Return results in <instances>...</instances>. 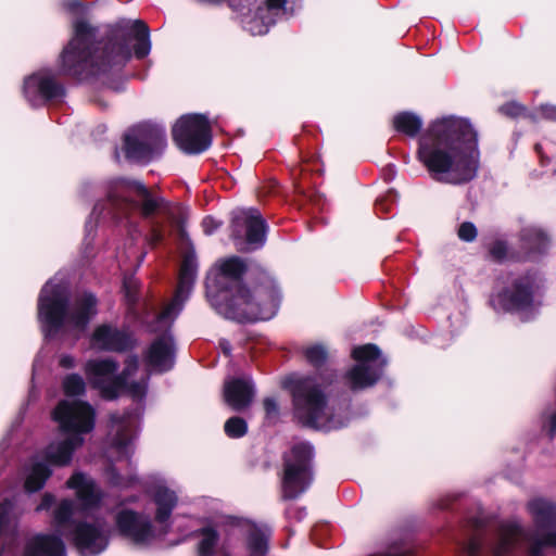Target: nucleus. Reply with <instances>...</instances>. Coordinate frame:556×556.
<instances>
[{"label": "nucleus", "mask_w": 556, "mask_h": 556, "mask_svg": "<svg viewBox=\"0 0 556 556\" xmlns=\"http://www.w3.org/2000/svg\"><path fill=\"white\" fill-rule=\"evenodd\" d=\"M534 525L535 534L527 536L515 522L503 523L500 528L498 540L494 547V556H507L525 540L529 542L531 556H542L543 549L556 546V506L544 498H534L528 504Z\"/></svg>", "instance_id": "nucleus-6"}, {"label": "nucleus", "mask_w": 556, "mask_h": 556, "mask_svg": "<svg viewBox=\"0 0 556 556\" xmlns=\"http://www.w3.org/2000/svg\"><path fill=\"white\" fill-rule=\"evenodd\" d=\"M90 345L100 351L123 352L134 345V340L128 333L110 325H100L92 332Z\"/></svg>", "instance_id": "nucleus-20"}, {"label": "nucleus", "mask_w": 556, "mask_h": 556, "mask_svg": "<svg viewBox=\"0 0 556 556\" xmlns=\"http://www.w3.org/2000/svg\"><path fill=\"white\" fill-rule=\"evenodd\" d=\"M152 144L164 148L166 144L165 132L162 130L155 135L148 134L144 127L131 129L125 135L126 156L135 161H143L150 157Z\"/></svg>", "instance_id": "nucleus-17"}, {"label": "nucleus", "mask_w": 556, "mask_h": 556, "mask_svg": "<svg viewBox=\"0 0 556 556\" xmlns=\"http://www.w3.org/2000/svg\"><path fill=\"white\" fill-rule=\"evenodd\" d=\"M264 408H265L267 419L277 418V416L279 414V407H278V403L275 399L266 397L264 400Z\"/></svg>", "instance_id": "nucleus-33"}, {"label": "nucleus", "mask_w": 556, "mask_h": 556, "mask_svg": "<svg viewBox=\"0 0 556 556\" xmlns=\"http://www.w3.org/2000/svg\"><path fill=\"white\" fill-rule=\"evenodd\" d=\"M124 286H125L126 294H127L128 299L130 301H132L134 300V293H135L136 288H137L136 280L130 279L128 281H125Z\"/></svg>", "instance_id": "nucleus-39"}, {"label": "nucleus", "mask_w": 556, "mask_h": 556, "mask_svg": "<svg viewBox=\"0 0 556 556\" xmlns=\"http://www.w3.org/2000/svg\"><path fill=\"white\" fill-rule=\"evenodd\" d=\"M197 276V264L192 257L182 263L179 282L172 303L159 315L157 324L161 328H167L181 312L184 303L189 298Z\"/></svg>", "instance_id": "nucleus-15"}, {"label": "nucleus", "mask_w": 556, "mask_h": 556, "mask_svg": "<svg viewBox=\"0 0 556 556\" xmlns=\"http://www.w3.org/2000/svg\"><path fill=\"white\" fill-rule=\"evenodd\" d=\"M225 432L230 438L243 437L248 431L247 421L241 417H231L225 422Z\"/></svg>", "instance_id": "nucleus-30"}, {"label": "nucleus", "mask_w": 556, "mask_h": 556, "mask_svg": "<svg viewBox=\"0 0 556 556\" xmlns=\"http://www.w3.org/2000/svg\"><path fill=\"white\" fill-rule=\"evenodd\" d=\"M66 484L70 489L75 490L79 506L72 501H63L55 511V520L59 525L78 514L87 516L99 507L102 500L100 489L93 480L83 473L73 475Z\"/></svg>", "instance_id": "nucleus-12"}, {"label": "nucleus", "mask_w": 556, "mask_h": 556, "mask_svg": "<svg viewBox=\"0 0 556 556\" xmlns=\"http://www.w3.org/2000/svg\"><path fill=\"white\" fill-rule=\"evenodd\" d=\"M418 157L434 180L466 184L477 176L480 166L477 131L464 118L437 119L419 140Z\"/></svg>", "instance_id": "nucleus-1"}, {"label": "nucleus", "mask_w": 556, "mask_h": 556, "mask_svg": "<svg viewBox=\"0 0 556 556\" xmlns=\"http://www.w3.org/2000/svg\"><path fill=\"white\" fill-rule=\"evenodd\" d=\"M220 348H222V350L224 351V353L226 355L230 354L231 346H230V343L228 341H222L220 342Z\"/></svg>", "instance_id": "nucleus-44"}, {"label": "nucleus", "mask_w": 556, "mask_h": 556, "mask_svg": "<svg viewBox=\"0 0 556 556\" xmlns=\"http://www.w3.org/2000/svg\"><path fill=\"white\" fill-rule=\"evenodd\" d=\"M305 356L312 365L319 366L327 359V351L321 345H313L305 350Z\"/></svg>", "instance_id": "nucleus-31"}, {"label": "nucleus", "mask_w": 556, "mask_h": 556, "mask_svg": "<svg viewBox=\"0 0 556 556\" xmlns=\"http://www.w3.org/2000/svg\"><path fill=\"white\" fill-rule=\"evenodd\" d=\"M112 482L117 485L122 484L118 480H115L114 473L112 475Z\"/></svg>", "instance_id": "nucleus-46"}, {"label": "nucleus", "mask_w": 556, "mask_h": 556, "mask_svg": "<svg viewBox=\"0 0 556 556\" xmlns=\"http://www.w3.org/2000/svg\"><path fill=\"white\" fill-rule=\"evenodd\" d=\"M199 556H212L218 542V534L213 528H204L199 532Z\"/></svg>", "instance_id": "nucleus-27"}, {"label": "nucleus", "mask_w": 556, "mask_h": 556, "mask_svg": "<svg viewBox=\"0 0 556 556\" xmlns=\"http://www.w3.org/2000/svg\"><path fill=\"white\" fill-rule=\"evenodd\" d=\"M96 28L85 20L74 22V35L61 54L62 70L71 75H100L121 70L130 60L128 39H110L94 49Z\"/></svg>", "instance_id": "nucleus-4"}, {"label": "nucleus", "mask_w": 556, "mask_h": 556, "mask_svg": "<svg viewBox=\"0 0 556 556\" xmlns=\"http://www.w3.org/2000/svg\"><path fill=\"white\" fill-rule=\"evenodd\" d=\"M532 281L529 277L517 281L510 290L500 293L494 300L505 311H515L521 314V319H529L528 311L532 312Z\"/></svg>", "instance_id": "nucleus-16"}, {"label": "nucleus", "mask_w": 556, "mask_h": 556, "mask_svg": "<svg viewBox=\"0 0 556 556\" xmlns=\"http://www.w3.org/2000/svg\"><path fill=\"white\" fill-rule=\"evenodd\" d=\"M96 314L97 299L91 293H84L68 304L63 285L50 280L41 290L38 316L46 336H52L61 329L83 331Z\"/></svg>", "instance_id": "nucleus-5"}, {"label": "nucleus", "mask_w": 556, "mask_h": 556, "mask_svg": "<svg viewBox=\"0 0 556 556\" xmlns=\"http://www.w3.org/2000/svg\"><path fill=\"white\" fill-rule=\"evenodd\" d=\"M247 270L244 262L231 256L217 261L206 276V296L220 313L240 321L273 318L278 309L279 294L270 280L248 286L241 283Z\"/></svg>", "instance_id": "nucleus-2"}, {"label": "nucleus", "mask_w": 556, "mask_h": 556, "mask_svg": "<svg viewBox=\"0 0 556 556\" xmlns=\"http://www.w3.org/2000/svg\"><path fill=\"white\" fill-rule=\"evenodd\" d=\"M522 238L526 245L529 248H535L539 251L546 247L547 237L539 228H527L523 230Z\"/></svg>", "instance_id": "nucleus-28"}, {"label": "nucleus", "mask_w": 556, "mask_h": 556, "mask_svg": "<svg viewBox=\"0 0 556 556\" xmlns=\"http://www.w3.org/2000/svg\"><path fill=\"white\" fill-rule=\"evenodd\" d=\"M503 110H505L507 114L517 115L521 111V106L513 104L503 108Z\"/></svg>", "instance_id": "nucleus-42"}, {"label": "nucleus", "mask_w": 556, "mask_h": 556, "mask_svg": "<svg viewBox=\"0 0 556 556\" xmlns=\"http://www.w3.org/2000/svg\"><path fill=\"white\" fill-rule=\"evenodd\" d=\"M24 92L27 99L34 103L37 96L50 99L59 94V87L53 78L47 73H39L29 76L24 84Z\"/></svg>", "instance_id": "nucleus-23"}, {"label": "nucleus", "mask_w": 556, "mask_h": 556, "mask_svg": "<svg viewBox=\"0 0 556 556\" xmlns=\"http://www.w3.org/2000/svg\"><path fill=\"white\" fill-rule=\"evenodd\" d=\"M52 417L65 438L51 442L42 456L37 455L31 460L25 480V489L28 492L40 490L51 475L49 466L43 460L58 466L70 464L73 453L84 444V435L93 430L96 422L93 407L84 401H61Z\"/></svg>", "instance_id": "nucleus-3"}, {"label": "nucleus", "mask_w": 556, "mask_h": 556, "mask_svg": "<svg viewBox=\"0 0 556 556\" xmlns=\"http://www.w3.org/2000/svg\"><path fill=\"white\" fill-rule=\"evenodd\" d=\"M80 7V2L79 1H72V2H68L67 3V9L68 10H74L76 8Z\"/></svg>", "instance_id": "nucleus-45"}, {"label": "nucleus", "mask_w": 556, "mask_h": 556, "mask_svg": "<svg viewBox=\"0 0 556 556\" xmlns=\"http://www.w3.org/2000/svg\"><path fill=\"white\" fill-rule=\"evenodd\" d=\"M286 0H266L264 7H258L254 16L249 17L245 22V28L252 35H264L268 31L269 26L274 23L278 11L285 8Z\"/></svg>", "instance_id": "nucleus-22"}, {"label": "nucleus", "mask_w": 556, "mask_h": 556, "mask_svg": "<svg viewBox=\"0 0 556 556\" xmlns=\"http://www.w3.org/2000/svg\"><path fill=\"white\" fill-rule=\"evenodd\" d=\"M394 127L397 131H401L407 136H416L421 129V119L412 113H401L394 117Z\"/></svg>", "instance_id": "nucleus-26"}, {"label": "nucleus", "mask_w": 556, "mask_h": 556, "mask_svg": "<svg viewBox=\"0 0 556 556\" xmlns=\"http://www.w3.org/2000/svg\"><path fill=\"white\" fill-rule=\"evenodd\" d=\"M231 238L239 251L249 252L261 248L266 240V224L255 208L233 212Z\"/></svg>", "instance_id": "nucleus-14"}, {"label": "nucleus", "mask_w": 556, "mask_h": 556, "mask_svg": "<svg viewBox=\"0 0 556 556\" xmlns=\"http://www.w3.org/2000/svg\"><path fill=\"white\" fill-rule=\"evenodd\" d=\"M53 502V497L49 494H46L42 498L41 504L37 507L38 510L49 508Z\"/></svg>", "instance_id": "nucleus-41"}, {"label": "nucleus", "mask_w": 556, "mask_h": 556, "mask_svg": "<svg viewBox=\"0 0 556 556\" xmlns=\"http://www.w3.org/2000/svg\"><path fill=\"white\" fill-rule=\"evenodd\" d=\"M202 226L206 235H212L220 226V223L213 217H206L203 219Z\"/></svg>", "instance_id": "nucleus-34"}, {"label": "nucleus", "mask_w": 556, "mask_h": 556, "mask_svg": "<svg viewBox=\"0 0 556 556\" xmlns=\"http://www.w3.org/2000/svg\"><path fill=\"white\" fill-rule=\"evenodd\" d=\"M173 138L177 147L187 154H199L212 143L211 127L206 116L187 114L173 127Z\"/></svg>", "instance_id": "nucleus-11"}, {"label": "nucleus", "mask_w": 556, "mask_h": 556, "mask_svg": "<svg viewBox=\"0 0 556 556\" xmlns=\"http://www.w3.org/2000/svg\"><path fill=\"white\" fill-rule=\"evenodd\" d=\"M114 448L116 452L127 455L130 448V443L128 441L118 440L115 442Z\"/></svg>", "instance_id": "nucleus-38"}, {"label": "nucleus", "mask_w": 556, "mask_h": 556, "mask_svg": "<svg viewBox=\"0 0 556 556\" xmlns=\"http://www.w3.org/2000/svg\"><path fill=\"white\" fill-rule=\"evenodd\" d=\"M174 343L170 334H164L155 340L147 354V363L152 370L163 372L174 365Z\"/></svg>", "instance_id": "nucleus-21"}, {"label": "nucleus", "mask_w": 556, "mask_h": 556, "mask_svg": "<svg viewBox=\"0 0 556 556\" xmlns=\"http://www.w3.org/2000/svg\"><path fill=\"white\" fill-rule=\"evenodd\" d=\"M112 358L90 359L85 365V374L90 383L100 390L105 399H114L126 388L134 399L141 400L147 392V381L128 384V378L138 369V358L130 357L122 375Z\"/></svg>", "instance_id": "nucleus-9"}, {"label": "nucleus", "mask_w": 556, "mask_h": 556, "mask_svg": "<svg viewBox=\"0 0 556 556\" xmlns=\"http://www.w3.org/2000/svg\"><path fill=\"white\" fill-rule=\"evenodd\" d=\"M255 395L254 384L251 378H227L224 382V402L233 410L247 409Z\"/></svg>", "instance_id": "nucleus-19"}, {"label": "nucleus", "mask_w": 556, "mask_h": 556, "mask_svg": "<svg viewBox=\"0 0 556 556\" xmlns=\"http://www.w3.org/2000/svg\"><path fill=\"white\" fill-rule=\"evenodd\" d=\"M121 185H126L128 189L134 190L141 200V212L143 215L149 216L161 207L163 200L161 198H153L144 185L140 181L126 184L121 181Z\"/></svg>", "instance_id": "nucleus-24"}, {"label": "nucleus", "mask_w": 556, "mask_h": 556, "mask_svg": "<svg viewBox=\"0 0 556 556\" xmlns=\"http://www.w3.org/2000/svg\"><path fill=\"white\" fill-rule=\"evenodd\" d=\"M480 547H481L480 541L478 539H471L468 542L465 549L469 556H476L478 554V552L480 551Z\"/></svg>", "instance_id": "nucleus-35"}, {"label": "nucleus", "mask_w": 556, "mask_h": 556, "mask_svg": "<svg viewBox=\"0 0 556 556\" xmlns=\"http://www.w3.org/2000/svg\"><path fill=\"white\" fill-rule=\"evenodd\" d=\"M355 365L345 374L351 390H362L374 386L380 378L386 359L374 344L356 346L352 351Z\"/></svg>", "instance_id": "nucleus-10"}, {"label": "nucleus", "mask_w": 556, "mask_h": 556, "mask_svg": "<svg viewBox=\"0 0 556 556\" xmlns=\"http://www.w3.org/2000/svg\"><path fill=\"white\" fill-rule=\"evenodd\" d=\"M60 365L63 367V368H72L75 366V359L73 356L71 355H62L60 357Z\"/></svg>", "instance_id": "nucleus-40"}, {"label": "nucleus", "mask_w": 556, "mask_h": 556, "mask_svg": "<svg viewBox=\"0 0 556 556\" xmlns=\"http://www.w3.org/2000/svg\"><path fill=\"white\" fill-rule=\"evenodd\" d=\"M85 381L77 374L68 375L63 380V391L67 396L80 395L85 392Z\"/></svg>", "instance_id": "nucleus-29"}, {"label": "nucleus", "mask_w": 556, "mask_h": 556, "mask_svg": "<svg viewBox=\"0 0 556 556\" xmlns=\"http://www.w3.org/2000/svg\"><path fill=\"white\" fill-rule=\"evenodd\" d=\"M287 387L292 393L294 416L302 425L320 430L343 426L341 420L333 418L316 378H292L287 382Z\"/></svg>", "instance_id": "nucleus-7"}, {"label": "nucleus", "mask_w": 556, "mask_h": 556, "mask_svg": "<svg viewBox=\"0 0 556 556\" xmlns=\"http://www.w3.org/2000/svg\"><path fill=\"white\" fill-rule=\"evenodd\" d=\"M73 540L83 556L98 555L108 546V538L100 523L89 525L84 522L77 525Z\"/></svg>", "instance_id": "nucleus-18"}, {"label": "nucleus", "mask_w": 556, "mask_h": 556, "mask_svg": "<svg viewBox=\"0 0 556 556\" xmlns=\"http://www.w3.org/2000/svg\"><path fill=\"white\" fill-rule=\"evenodd\" d=\"M505 253L506 247L502 242H496L491 249V254L498 260L502 258L505 255Z\"/></svg>", "instance_id": "nucleus-36"}, {"label": "nucleus", "mask_w": 556, "mask_h": 556, "mask_svg": "<svg viewBox=\"0 0 556 556\" xmlns=\"http://www.w3.org/2000/svg\"><path fill=\"white\" fill-rule=\"evenodd\" d=\"M153 498L156 504L155 520L161 526L159 532L152 529L148 517L132 510L125 509L116 516V525L119 532L136 544H148L167 532L166 522L177 504V496L175 492L160 485L154 492Z\"/></svg>", "instance_id": "nucleus-8"}, {"label": "nucleus", "mask_w": 556, "mask_h": 556, "mask_svg": "<svg viewBox=\"0 0 556 556\" xmlns=\"http://www.w3.org/2000/svg\"><path fill=\"white\" fill-rule=\"evenodd\" d=\"M313 447L307 443L295 445L289 458L286 459L282 479V496L292 500L303 493L312 481L309 460Z\"/></svg>", "instance_id": "nucleus-13"}, {"label": "nucleus", "mask_w": 556, "mask_h": 556, "mask_svg": "<svg viewBox=\"0 0 556 556\" xmlns=\"http://www.w3.org/2000/svg\"><path fill=\"white\" fill-rule=\"evenodd\" d=\"M458 237L464 241H472L477 237V228L473 224L466 222L459 226Z\"/></svg>", "instance_id": "nucleus-32"}, {"label": "nucleus", "mask_w": 556, "mask_h": 556, "mask_svg": "<svg viewBox=\"0 0 556 556\" xmlns=\"http://www.w3.org/2000/svg\"><path fill=\"white\" fill-rule=\"evenodd\" d=\"M549 432L552 435L556 432V414L549 418Z\"/></svg>", "instance_id": "nucleus-43"}, {"label": "nucleus", "mask_w": 556, "mask_h": 556, "mask_svg": "<svg viewBox=\"0 0 556 556\" xmlns=\"http://www.w3.org/2000/svg\"><path fill=\"white\" fill-rule=\"evenodd\" d=\"M134 37L136 40L135 55L138 59H142L149 54L151 50L150 33L148 26L142 21H135L132 23Z\"/></svg>", "instance_id": "nucleus-25"}, {"label": "nucleus", "mask_w": 556, "mask_h": 556, "mask_svg": "<svg viewBox=\"0 0 556 556\" xmlns=\"http://www.w3.org/2000/svg\"><path fill=\"white\" fill-rule=\"evenodd\" d=\"M542 115L548 119H556V106L543 105L541 108Z\"/></svg>", "instance_id": "nucleus-37"}]
</instances>
